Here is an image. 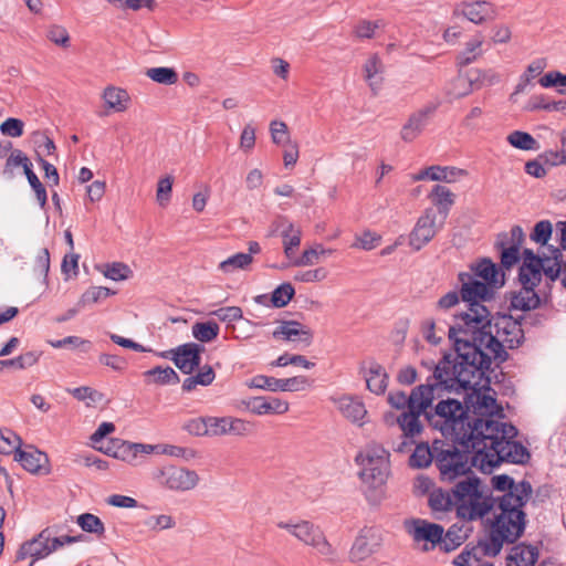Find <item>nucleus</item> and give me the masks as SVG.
Returning <instances> with one entry per match:
<instances>
[{"label":"nucleus","mask_w":566,"mask_h":566,"mask_svg":"<svg viewBox=\"0 0 566 566\" xmlns=\"http://www.w3.org/2000/svg\"><path fill=\"white\" fill-rule=\"evenodd\" d=\"M544 315H525L520 319L512 315L497 314L483 319L468 335L457 338L453 344L457 357L451 360L444 356L434 368V377L449 388L467 387L474 379L484 376L492 359L505 361L509 357L505 347L517 348L524 340L522 321L534 325L541 323Z\"/></svg>","instance_id":"nucleus-1"},{"label":"nucleus","mask_w":566,"mask_h":566,"mask_svg":"<svg viewBox=\"0 0 566 566\" xmlns=\"http://www.w3.org/2000/svg\"><path fill=\"white\" fill-rule=\"evenodd\" d=\"M502 418H470L465 432L461 433V444L472 451V464L484 473H491L502 462L523 464L530 452L515 441L517 429L503 422Z\"/></svg>","instance_id":"nucleus-2"},{"label":"nucleus","mask_w":566,"mask_h":566,"mask_svg":"<svg viewBox=\"0 0 566 566\" xmlns=\"http://www.w3.org/2000/svg\"><path fill=\"white\" fill-rule=\"evenodd\" d=\"M520 494H503L497 499V504L489 530L488 537L491 541V552L500 553L505 544H514L524 534L526 527V514L523 511L527 501L528 488L522 484Z\"/></svg>","instance_id":"nucleus-3"},{"label":"nucleus","mask_w":566,"mask_h":566,"mask_svg":"<svg viewBox=\"0 0 566 566\" xmlns=\"http://www.w3.org/2000/svg\"><path fill=\"white\" fill-rule=\"evenodd\" d=\"M461 284L460 295L463 302L468 303V311L454 316V322L449 327V338L457 343V338L468 335V332L484 318L490 316V312L482 302L493 298L494 291L486 284L474 277L469 272H461L458 275Z\"/></svg>","instance_id":"nucleus-4"},{"label":"nucleus","mask_w":566,"mask_h":566,"mask_svg":"<svg viewBox=\"0 0 566 566\" xmlns=\"http://www.w3.org/2000/svg\"><path fill=\"white\" fill-rule=\"evenodd\" d=\"M451 491L458 515L463 518L483 517L493 507L494 500L488 494V490L481 484L480 479L472 473L460 478Z\"/></svg>","instance_id":"nucleus-5"},{"label":"nucleus","mask_w":566,"mask_h":566,"mask_svg":"<svg viewBox=\"0 0 566 566\" xmlns=\"http://www.w3.org/2000/svg\"><path fill=\"white\" fill-rule=\"evenodd\" d=\"M470 418L465 406L455 399L441 400L426 412L429 424L457 444H461V433L465 432Z\"/></svg>","instance_id":"nucleus-6"},{"label":"nucleus","mask_w":566,"mask_h":566,"mask_svg":"<svg viewBox=\"0 0 566 566\" xmlns=\"http://www.w3.org/2000/svg\"><path fill=\"white\" fill-rule=\"evenodd\" d=\"M480 378L474 379L467 387L459 386L457 388H449L447 384L441 382L439 379L432 375V378L437 380L438 384H441V388L449 391H459L460 389H471L472 391L468 395L465 400V409L469 413L472 411L474 416L471 418H504L503 408L497 405L495 392L490 387L484 388H475L476 385L480 384Z\"/></svg>","instance_id":"nucleus-7"},{"label":"nucleus","mask_w":566,"mask_h":566,"mask_svg":"<svg viewBox=\"0 0 566 566\" xmlns=\"http://www.w3.org/2000/svg\"><path fill=\"white\" fill-rule=\"evenodd\" d=\"M444 443L434 440V462L440 471L441 479L446 482H454L469 473H471V467L469 464L471 451L464 449V451L458 450L454 446H448L443 448Z\"/></svg>","instance_id":"nucleus-8"},{"label":"nucleus","mask_w":566,"mask_h":566,"mask_svg":"<svg viewBox=\"0 0 566 566\" xmlns=\"http://www.w3.org/2000/svg\"><path fill=\"white\" fill-rule=\"evenodd\" d=\"M406 532L415 543H423V551H429L440 545L446 552L454 549L460 543H449L450 533L444 534V528L423 518H411L403 523Z\"/></svg>","instance_id":"nucleus-9"},{"label":"nucleus","mask_w":566,"mask_h":566,"mask_svg":"<svg viewBox=\"0 0 566 566\" xmlns=\"http://www.w3.org/2000/svg\"><path fill=\"white\" fill-rule=\"evenodd\" d=\"M438 387L441 388V384L433 378V382L428 380L427 384L415 387L409 396L402 390L390 391L387 400L392 408L401 410V412L416 408L428 409L434 399V390Z\"/></svg>","instance_id":"nucleus-10"},{"label":"nucleus","mask_w":566,"mask_h":566,"mask_svg":"<svg viewBox=\"0 0 566 566\" xmlns=\"http://www.w3.org/2000/svg\"><path fill=\"white\" fill-rule=\"evenodd\" d=\"M156 482L175 492H187L196 489L200 482L199 474L191 469L166 465L154 472Z\"/></svg>","instance_id":"nucleus-11"},{"label":"nucleus","mask_w":566,"mask_h":566,"mask_svg":"<svg viewBox=\"0 0 566 566\" xmlns=\"http://www.w3.org/2000/svg\"><path fill=\"white\" fill-rule=\"evenodd\" d=\"M446 220L438 217L434 208L423 210L409 234V245L419 251L427 245L444 227Z\"/></svg>","instance_id":"nucleus-12"},{"label":"nucleus","mask_w":566,"mask_h":566,"mask_svg":"<svg viewBox=\"0 0 566 566\" xmlns=\"http://www.w3.org/2000/svg\"><path fill=\"white\" fill-rule=\"evenodd\" d=\"M277 526L283 530H287L297 539L306 545L314 547L321 555L326 557L334 556V548L325 538L323 532L318 526L307 521H302L296 524L280 522Z\"/></svg>","instance_id":"nucleus-13"},{"label":"nucleus","mask_w":566,"mask_h":566,"mask_svg":"<svg viewBox=\"0 0 566 566\" xmlns=\"http://www.w3.org/2000/svg\"><path fill=\"white\" fill-rule=\"evenodd\" d=\"M390 474V463L380 461V465L375 468H365L359 471V478L363 484V491L367 501L377 504L384 497V488Z\"/></svg>","instance_id":"nucleus-14"},{"label":"nucleus","mask_w":566,"mask_h":566,"mask_svg":"<svg viewBox=\"0 0 566 566\" xmlns=\"http://www.w3.org/2000/svg\"><path fill=\"white\" fill-rule=\"evenodd\" d=\"M312 382L306 376H295L291 378H275L265 375L254 376L250 381L251 388L264 389L269 391H303L311 387Z\"/></svg>","instance_id":"nucleus-15"},{"label":"nucleus","mask_w":566,"mask_h":566,"mask_svg":"<svg viewBox=\"0 0 566 566\" xmlns=\"http://www.w3.org/2000/svg\"><path fill=\"white\" fill-rule=\"evenodd\" d=\"M202 350L203 347L201 345L187 343L161 353L160 356L171 359L181 373L190 375L200 366Z\"/></svg>","instance_id":"nucleus-16"},{"label":"nucleus","mask_w":566,"mask_h":566,"mask_svg":"<svg viewBox=\"0 0 566 566\" xmlns=\"http://www.w3.org/2000/svg\"><path fill=\"white\" fill-rule=\"evenodd\" d=\"M428 412V409H411L402 411L396 419L399 429L402 432L403 441L396 448L398 452H405L408 447L413 444V439L418 437L423 426L420 421V416Z\"/></svg>","instance_id":"nucleus-17"},{"label":"nucleus","mask_w":566,"mask_h":566,"mask_svg":"<svg viewBox=\"0 0 566 566\" xmlns=\"http://www.w3.org/2000/svg\"><path fill=\"white\" fill-rule=\"evenodd\" d=\"M453 17H463L474 24H483L496 17L494 6L485 0L462 1L457 3L452 11Z\"/></svg>","instance_id":"nucleus-18"},{"label":"nucleus","mask_w":566,"mask_h":566,"mask_svg":"<svg viewBox=\"0 0 566 566\" xmlns=\"http://www.w3.org/2000/svg\"><path fill=\"white\" fill-rule=\"evenodd\" d=\"M380 545V532L375 527H364L350 548L349 558L352 562L365 560L376 553Z\"/></svg>","instance_id":"nucleus-19"},{"label":"nucleus","mask_w":566,"mask_h":566,"mask_svg":"<svg viewBox=\"0 0 566 566\" xmlns=\"http://www.w3.org/2000/svg\"><path fill=\"white\" fill-rule=\"evenodd\" d=\"M518 281L521 283V289L518 291L511 292L509 296L510 308L523 312L537 308L541 304V297L535 292V287L541 281L531 280L526 283L523 277H518Z\"/></svg>","instance_id":"nucleus-20"},{"label":"nucleus","mask_w":566,"mask_h":566,"mask_svg":"<svg viewBox=\"0 0 566 566\" xmlns=\"http://www.w3.org/2000/svg\"><path fill=\"white\" fill-rule=\"evenodd\" d=\"M436 109V104H429L412 113L400 130L402 140L408 143L415 140L422 133Z\"/></svg>","instance_id":"nucleus-21"},{"label":"nucleus","mask_w":566,"mask_h":566,"mask_svg":"<svg viewBox=\"0 0 566 566\" xmlns=\"http://www.w3.org/2000/svg\"><path fill=\"white\" fill-rule=\"evenodd\" d=\"M275 339L303 343L308 346L313 334L310 328L297 321H284L272 333Z\"/></svg>","instance_id":"nucleus-22"},{"label":"nucleus","mask_w":566,"mask_h":566,"mask_svg":"<svg viewBox=\"0 0 566 566\" xmlns=\"http://www.w3.org/2000/svg\"><path fill=\"white\" fill-rule=\"evenodd\" d=\"M51 535H53L51 527L41 531L38 536L21 545L17 558L24 559L27 557H34L39 559L50 555L51 549L49 548V543L51 542Z\"/></svg>","instance_id":"nucleus-23"},{"label":"nucleus","mask_w":566,"mask_h":566,"mask_svg":"<svg viewBox=\"0 0 566 566\" xmlns=\"http://www.w3.org/2000/svg\"><path fill=\"white\" fill-rule=\"evenodd\" d=\"M273 232L280 231L283 239L284 254L287 259H292L295 250L301 244L302 231L290 222L285 217L277 218L272 223Z\"/></svg>","instance_id":"nucleus-24"},{"label":"nucleus","mask_w":566,"mask_h":566,"mask_svg":"<svg viewBox=\"0 0 566 566\" xmlns=\"http://www.w3.org/2000/svg\"><path fill=\"white\" fill-rule=\"evenodd\" d=\"M491 541L489 537L480 539L475 546L465 548L461 554L457 556L453 564L455 566H480L483 564L482 558L484 556L494 557L500 553L491 552Z\"/></svg>","instance_id":"nucleus-25"},{"label":"nucleus","mask_w":566,"mask_h":566,"mask_svg":"<svg viewBox=\"0 0 566 566\" xmlns=\"http://www.w3.org/2000/svg\"><path fill=\"white\" fill-rule=\"evenodd\" d=\"M14 460H17L21 467L33 474H46L49 473V459L48 455L36 449L30 448L28 450L18 451L14 454Z\"/></svg>","instance_id":"nucleus-26"},{"label":"nucleus","mask_w":566,"mask_h":566,"mask_svg":"<svg viewBox=\"0 0 566 566\" xmlns=\"http://www.w3.org/2000/svg\"><path fill=\"white\" fill-rule=\"evenodd\" d=\"M471 274L475 279L481 277L492 290L501 287L504 284V274L500 273L499 268L489 258H483L479 262L471 264Z\"/></svg>","instance_id":"nucleus-27"},{"label":"nucleus","mask_w":566,"mask_h":566,"mask_svg":"<svg viewBox=\"0 0 566 566\" xmlns=\"http://www.w3.org/2000/svg\"><path fill=\"white\" fill-rule=\"evenodd\" d=\"M247 408L252 413L262 415H283L289 411L290 405L280 398L254 397L247 401Z\"/></svg>","instance_id":"nucleus-28"},{"label":"nucleus","mask_w":566,"mask_h":566,"mask_svg":"<svg viewBox=\"0 0 566 566\" xmlns=\"http://www.w3.org/2000/svg\"><path fill=\"white\" fill-rule=\"evenodd\" d=\"M543 262H549V256H538L531 249H524L523 262L518 269V277H523L524 282L531 280H542Z\"/></svg>","instance_id":"nucleus-29"},{"label":"nucleus","mask_w":566,"mask_h":566,"mask_svg":"<svg viewBox=\"0 0 566 566\" xmlns=\"http://www.w3.org/2000/svg\"><path fill=\"white\" fill-rule=\"evenodd\" d=\"M432 205L437 208L438 217L447 221L450 210L455 202V195L446 186L434 185L428 195Z\"/></svg>","instance_id":"nucleus-30"},{"label":"nucleus","mask_w":566,"mask_h":566,"mask_svg":"<svg viewBox=\"0 0 566 566\" xmlns=\"http://www.w3.org/2000/svg\"><path fill=\"white\" fill-rule=\"evenodd\" d=\"M355 461L360 467V470L365 468L376 469L380 465V461L390 463L389 452L384 447L376 443L368 444L359 451Z\"/></svg>","instance_id":"nucleus-31"},{"label":"nucleus","mask_w":566,"mask_h":566,"mask_svg":"<svg viewBox=\"0 0 566 566\" xmlns=\"http://www.w3.org/2000/svg\"><path fill=\"white\" fill-rule=\"evenodd\" d=\"M538 559L537 547L520 543L512 547L507 556V566H534Z\"/></svg>","instance_id":"nucleus-32"},{"label":"nucleus","mask_w":566,"mask_h":566,"mask_svg":"<svg viewBox=\"0 0 566 566\" xmlns=\"http://www.w3.org/2000/svg\"><path fill=\"white\" fill-rule=\"evenodd\" d=\"M478 76L475 78H467L459 76L455 78V85L462 88L454 96L461 97L468 95L473 90V85L476 83L492 85L500 81V76L491 71H476Z\"/></svg>","instance_id":"nucleus-33"},{"label":"nucleus","mask_w":566,"mask_h":566,"mask_svg":"<svg viewBox=\"0 0 566 566\" xmlns=\"http://www.w3.org/2000/svg\"><path fill=\"white\" fill-rule=\"evenodd\" d=\"M366 385L367 388L375 395H382L385 394L387 387H388V375L385 370V368L376 363L373 361L369 366V369L366 374Z\"/></svg>","instance_id":"nucleus-34"},{"label":"nucleus","mask_w":566,"mask_h":566,"mask_svg":"<svg viewBox=\"0 0 566 566\" xmlns=\"http://www.w3.org/2000/svg\"><path fill=\"white\" fill-rule=\"evenodd\" d=\"M483 35L479 32L472 36L464 49L457 56V64L461 67L467 66L476 61L483 53Z\"/></svg>","instance_id":"nucleus-35"},{"label":"nucleus","mask_w":566,"mask_h":566,"mask_svg":"<svg viewBox=\"0 0 566 566\" xmlns=\"http://www.w3.org/2000/svg\"><path fill=\"white\" fill-rule=\"evenodd\" d=\"M382 71L384 66L377 54L371 55L364 65L365 80L367 81L374 94H377L378 90L380 88L382 82L380 75Z\"/></svg>","instance_id":"nucleus-36"},{"label":"nucleus","mask_w":566,"mask_h":566,"mask_svg":"<svg viewBox=\"0 0 566 566\" xmlns=\"http://www.w3.org/2000/svg\"><path fill=\"white\" fill-rule=\"evenodd\" d=\"M492 483H493V486L495 490L505 492L504 494L512 493V495H515V494L520 495L518 491H521L522 484H525V489H527V485H528L527 501L531 499V495L533 492L532 484L528 481L523 480L521 482L515 483L514 480L506 474L493 476ZM523 494H521V496Z\"/></svg>","instance_id":"nucleus-37"},{"label":"nucleus","mask_w":566,"mask_h":566,"mask_svg":"<svg viewBox=\"0 0 566 566\" xmlns=\"http://www.w3.org/2000/svg\"><path fill=\"white\" fill-rule=\"evenodd\" d=\"M496 247L501 251V266L510 270L516 263H518L521 255L520 249L516 244H509L507 235H500L496 241Z\"/></svg>","instance_id":"nucleus-38"},{"label":"nucleus","mask_w":566,"mask_h":566,"mask_svg":"<svg viewBox=\"0 0 566 566\" xmlns=\"http://www.w3.org/2000/svg\"><path fill=\"white\" fill-rule=\"evenodd\" d=\"M436 451L434 443L432 449L428 443L421 442L416 446L412 454L409 458V465L411 468H427L434 460Z\"/></svg>","instance_id":"nucleus-39"},{"label":"nucleus","mask_w":566,"mask_h":566,"mask_svg":"<svg viewBox=\"0 0 566 566\" xmlns=\"http://www.w3.org/2000/svg\"><path fill=\"white\" fill-rule=\"evenodd\" d=\"M335 250L326 249L322 244H316L313 248L303 251L302 255L294 259L292 264L295 266H308L318 262L321 256L331 255Z\"/></svg>","instance_id":"nucleus-40"},{"label":"nucleus","mask_w":566,"mask_h":566,"mask_svg":"<svg viewBox=\"0 0 566 566\" xmlns=\"http://www.w3.org/2000/svg\"><path fill=\"white\" fill-rule=\"evenodd\" d=\"M452 491H443L441 489L433 490L429 495V506L434 512H447L455 507L452 500Z\"/></svg>","instance_id":"nucleus-41"},{"label":"nucleus","mask_w":566,"mask_h":566,"mask_svg":"<svg viewBox=\"0 0 566 566\" xmlns=\"http://www.w3.org/2000/svg\"><path fill=\"white\" fill-rule=\"evenodd\" d=\"M339 409L347 419L354 422L363 420L367 413L364 403L350 397H344L339 400Z\"/></svg>","instance_id":"nucleus-42"},{"label":"nucleus","mask_w":566,"mask_h":566,"mask_svg":"<svg viewBox=\"0 0 566 566\" xmlns=\"http://www.w3.org/2000/svg\"><path fill=\"white\" fill-rule=\"evenodd\" d=\"M144 376L157 385H176L180 380L178 374L169 366H157L145 371Z\"/></svg>","instance_id":"nucleus-43"},{"label":"nucleus","mask_w":566,"mask_h":566,"mask_svg":"<svg viewBox=\"0 0 566 566\" xmlns=\"http://www.w3.org/2000/svg\"><path fill=\"white\" fill-rule=\"evenodd\" d=\"M103 98L108 107L117 112H123L127 107L128 94L125 90L114 86L106 87Z\"/></svg>","instance_id":"nucleus-44"},{"label":"nucleus","mask_w":566,"mask_h":566,"mask_svg":"<svg viewBox=\"0 0 566 566\" xmlns=\"http://www.w3.org/2000/svg\"><path fill=\"white\" fill-rule=\"evenodd\" d=\"M507 142L514 148L521 150H537L538 142L528 133L522 130H514L507 136Z\"/></svg>","instance_id":"nucleus-45"},{"label":"nucleus","mask_w":566,"mask_h":566,"mask_svg":"<svg viewBox=\"0 0 566 566\" xmlns=\"http://www.w3.org/2000/svg\"><path fill=\"white\" fill-rule=\"evenodd\" d=\"M146 75L158 84L174 85L178 82V74L172 67H150L147 69Z\"/></svg>","instance_id":"nucleus-46"},{"label":"nucleus","mask_w":566,"mask_h":566,"mask_svg":"<svg viewBox=\"0 0 566 566\" xmlns=\"http://www.w3.org/2000/svg\"><path fill=\"white\" fill-rule=\"evenodd\" d=\"M253 262L250 254L243 252L235 253L219 264V269L224 273L233 272L234 270H245Z\"/></svg>","instance_id":"nucleus-47"},{"label":"nucleus","mask_w":566,"mask_h":566,"mask_svg":"<svg viewBox=\"0 0 566 566\" xmlns=\"http://www.w3.org/2000/svg\"><path fill=\"white\" fill-rule=\"evenodd\" d=\"M219 325L216 322L196 323L192 325V335L202 343L213 340L219 334Z\"/></svg>","instance_id":"nucleus-48"},{"label":"nucleus","mask_w":566,"mask_h":566,"mask_svg":"<svg viewBox=\"0 0 566 566\" xmlns=\"http://www.w3.org/2000/svg\"><path fill=\"white\" fill-rule=\"evenodd\" d=\"M116 444L118 446L117 451H115V459H120L126 462H133L139 451H145V447L143 443H130L123 440H117Z\"/></svg>","instance_id":"nucleus-49"},{"label":"nucleus","mask_w":566,"mask_h":566,"mask_svg":"<svg viewBox=\"0 0 566 566\" xmlns=\"http://www.w3.org/2000/svg\"><path fill=\"white\" fill-rule=\"evenodd\" d=\"M551 251L552 256H549V261H553V264L551 265L548 262H543L542 274L544 273L554 282L562 275L563 253L558 248H553Z\"/></svg>","instance_id":"nucleus-50"},{"label":"nucleus","mask_w":566,"mask_h":566,"mask_svg":"<svg viewBox=\"0 0 566 566\" xmlns=\"http://www.w3.org/2000/svg\"><path fill=\"white\" fill-rule=\"evenodd\" d=\"M295 294V290L291 283H283L279 285L270 297V302L274 307L281 308L289 304Z\"/></svg>","instance_id":"nucleus-51"},{"label":"nucleus","mask_w":566,"mask_h":566,"mask_svg":"<svg viewBox=\"0 0 566 566\" xmlns=\"http://www.w3.org/2000/svg\"><path fill=\"white\" fill-rule=\"evenodd\" d=\"M77 524L84 532L87 533L103 535L105 532V526L102 520L98 516L91 513L81 514L77 517Z\"/></svg>","instance_id":"nucleus-52"},{"label":"nucleus","mask_w":566,"mask_h":566,"mask_svg":"<svg viewBox=\"0 0 566 566\" xmlns=\"http://www.w3.org/2000/svg\"><path fill=\"white\" fill-rule=\"evenodd\" d=\"M114 293V291L105 286H93L82 294L78 301V305L84 307L87 304L98 303L102 300L113 295Z\"/></svg>","instance_id":"nucleus-53"},{"label":"nucleus","mask_w":566,"mask_h":566,"mask_svg":"<svg viewBox=\"0 0 566 566\" xmlns=\"http://www.w3.org/2000/svg\"><path fill=\"white\" fill-rule=\"evenodd\" d=\"M22 166L23 170L25 171V167H32V164L30 163L27 155L20 150L14 149L11 151L10 156L7 158L4 168H3V175L11 178L13 176V168Z\"/></svg>","instance_id":"nucleus-54"},{"label":"nucleus","mask_w":566,"mask_h":566,"mask_svg":"<svg viewBox=\"0 0 566 566\" xmlns=\"http://www.w3.org/2000/svg\"><path fill=\"white\" fill-rule=\"evenodd\" d=\"M144 525L149 531L159 532L174 528L176 526V521L171 515L168 514L150 515L144 521Z\"/></svg>","instance_id":"nucleus-55"},{"label":"nucleus","mask_w":566,"mask_h":566,"mask_svg":"<svg viewBox=\"0 0 566 566\" xmlns=\"http://www.w3.org/2000/svg\"><path fill=\"white\" fill-rule=\"evenodd\" d=\"M21 439L11 430H0V453L11 454L20 451Z\"/></svg>","instance_id":"nucleus-56"},{"label":"nucleus","mask_w":566,"mask_h":566,"mask_svg":"<svg viewBox=\"0 0 566 566\" xmlns=\"http://www.w3.org/2000/svg\"><path fill=\"white\" fill-rule=\"evenodd\" d=\"M105 277L113 281H124L130 277L133 271L130 268L123 262H113L109 264H105V270L103 271Z\"/></svg>","instance_id":"nucleus-57"},{"label":"nucleus","mask_w":566,"mask_h":566,"mask_svg":"<svg viewBox=\"0 0 566 566\" xmlns=\"http://www.w3.org/2000/svg\"><path fill=\"white\" fill-rule=\"evenodd\" d=\"M24 174L31 188L35 192L40 207L44 209L48 202V193L45 187L42 185L35 172L32 170V167H25Z\"/></svg>","instance_id":"nucleus-58"},{"label":"nucleus","mask_w":566,"mask_h":566,"mask_svg":"<svg viewBox=\"0 0 566 566\" xmlns=\"http://www.w3.org/2000/svg\"><path fill=\"white\" fill-rule=\"evenodd\" d=\"M432 168L438 169L431 176L433 181L454 182L460 176L467 174L465 170L455 167L432 166Z\"/></svg>","instance_id":"nucleus-59"},{"label":"nucleus","mask_w":566,"mask_h":566,"mask_svg":"<svg viewBox=\"0 0 566 566\" xmlns=\"http://www.w3.org/2000/svg\"><path fill=\"white\" fill-rule=\"evenodd\" d=\"M553 226L548 220L538 221L533 232L531 233V240L542 245H545L552 237Z\"/></svg>","instance_id":"nucleus-60"},{"label":"nucleus","mask_w":566,"mask_h":566,"mask_svg":"<svg viewBox=\"0 0 566 566\" xmlns=\"http://www.w3.org/2000/svg\"><path fill=\"white\" fill-rule=\"evenodd\" d=\"M328 275V271L325 268H317L313 270L298 271L294 274L293 279L297 282L312 283L322 282Z\"/></svg>","instance_id":"nucleus-61"},{"label":"nucleus","mask_w":566,"mask_h":566,"mask_svg":"<svg viewBox=\"0 0 566 566\" xmlns=\"http://www.w3.org/2000/svg\"><path fill=\"white\" fill-rule=\"evenodd\" d=\"M229 417H207L209 437L228 434Z\"/></svg>","instance_id":"nucleus-62"},{"label":"nucleus","mask_w":566,"mask_h":566,"mask_svg":"<svg viewBox=\"0 0 566 566\" xmlns=\"http://www.w3.org/2000/svg\"><path fill=\"white\" fill-rule=\"evenodd\" d=\"M182 429L195 437L208 436L207 417L189 419L184 423Z\"/></svg>","instance_id":"nucleus-63"},{"label":"nucleus","mask_w":566,"mask_h":566,"mask_svg":"<svg viewBox=\"0 0 566 566\" xmlns=\"http://www.w3.org/2000/svg\"><path fill=\"white\" fill-rule=\"evenodd\" d=\"M380 27H382L381 21L361 20L355 25L354 33L358 39H371Z\"/></svg>","instance_id":"nucleus-64"}]
</instances>
